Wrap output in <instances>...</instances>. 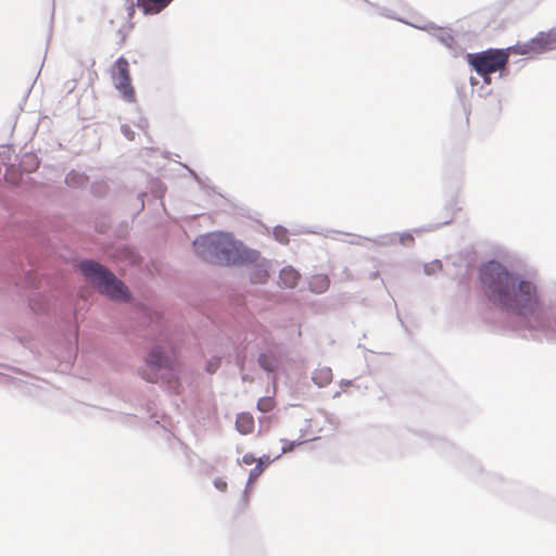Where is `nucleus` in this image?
I'll return each mask as SVG.
<instances>
[{
    "mask_svg": "<svg viewBox=\"0 0 556 556\" xmlns=\"http://www.w3.org/2000/svg\"><path fill=\"white\" fill-rule=\"evenodd\" d=\"M219 365V359H217L215 363H210L208 366H207V370L210 372H214L216 370V368L218 367Z\"/></svg>",
    "mask_w": 556,
    "mask_h": 556,
    "instance_id": "obj_25",
    "label": "nucleus"
},
{
    "mask_svg": "<svg viewBox=\"0 0 556 556\" xmlns=\"http://www.w3.org/2000/svg\"><path fill=\"white\" fill-rule=\"evenodd\" d=\"M116 89L122 93L123 98L132 102L135 100V90L131 86L130 77L127 78H116L114 79Z\"/></svg>",
    "mask_w": 556,
    "mask_h": 556,
    "instance_id": "obj_12",
    "label": "nucleus"
},
{
    "mask_svg": "<svg viewBox=\"0 0 556 556\" xmlns=\"http://www.w3.org/2000/svg\"><path fill=\"white\" fill-rule=\"evenodd\" d=\"M414 237L412 233L403 232V233H394L390 237V241L392 243H408L410 241H414Z\"/></svg>",
    "mask_w": 556,
    "mask_h": 556,
    "instance_id": "obj_17",
    "label": "nucleus"
},
{
    "mask_svg": "<svg viewBox=\"0 0 556 556\" xmlns=\"http://www.w3.org/2000/svg\"><path fill=\"white\" fill-rule=\"evenodd\" d=\"M174 361L164 355V352L155 348L153 349L146 361L144 367L141 369V376L149 382H157L163 375L159 374L163 369H173Z\"/></svg>",
    "mask_w": 556,
    "mask_h": 556,
    "instance_id": "obj_5",
    "label": "nucleus"
},
{
    "mask_svg": "<svg viewBox=\"0 0 556 556\" xmlns=\"http://www.w3.org/2000/svg\"><path fill=\"white\" fill-rule=\"evenodd\" d=\"M174 0H137V5L143 14L155 15L165 10Z\"/></svg>",
    "mask_w": 556,
    "mask_h": 556,
    "instance_id": "obj_8",
    "label": "nucleus"
},
{
    "mask_svg": "<svg viewBox=\"0 0 556 556\" xmlns=\"http://www.w3.org/2000/svg\"><path fill=\"white\" fill-rule=\"evenodd\" d=\"M300 279V274L292 267H285L279 275V282L286 288H294Z\"/></svg>",
    "mask_w": 556,
    "mask_h": 556,
    "instance_id": "obj_11",
    "label": "nucleus"
},
{
    "mask_svg": "<svg viewBox=\"0 0 556 556\" xmlns=\"http://www.w3.org/2000/svg\"><path fill=\"white\" fill-rule=\"evenodd\" d=\"M530 49L534 52L556 49V31L540 33L531 40Z\"/></svg>",
    "mask_w": 556,
    "mask_h": 556,
    "instance_id": "obj_7",
    "label": "nucleus"
},
{
    "mask_svg": "<svg viewBox=\"0 0 556 556\" xmlns=\"http://www.w3.org/2000/svg\"><path fill=\"white\" fill-rule=\"evenodd\" d=\"M242 462L245 465H252L253 463L257 462V459L255 458V456L253 454L249 453V454L243 455Z\"/></svg>",
    "mask_w": 556,
    "mask_h": 556,
    "instance_id": "obj_23",
    "label": "nucleus"
},
{
    "mask_svg": "<svg viewBox=\"0 0 556 556\" xmlns=\"http://www.w3.org/2000/svg\"><path fill=\"white\" fill-rule=\"evenodd\" d=\"M264 471V463L263 459H257L256 466L250 471L249 482L254 481L258 478V476Z\"/></svg>",
    "mask_w": 556,
    "mask_h": 556,
    "instance_id": "obj_20",
    "label": "nucleus"
},
{
    "mask_svg": "<svg viewBox=\"0 0 556 556\" xmlns=\"http://www.w3.org/2000/svg\"><path fill=\"white\" fill-rule=\"evenodd\" d=\"M115 73L113 78H127L130 77L129 74V63L125 58H119L115 63Z\"/></svg>",
    "mask_w": 556,
    "mask_h": 556,
    "instance_id": "obj_14",
    "label": "nucleus"
},
{
    "mask_svg": "<svg viewBox=\"0 0 556 556\" xmlns=\"http://www.w3.org/2000/svg\"><path fill=\"white\" fill-rule=\"evenodd\" d=\"M123 129V132L124 135L129 139V140H132L134 139V132L129 129L128 126H123L122 127Z\"/></svg>",
    "mask_w": 556,
    "mask_h": 556,
    "instance_id": "obj_24",
    "label": "nucleus"
},
{
    "mask_svg": "<svg viewBox=\"0 0 556 556\" xmlns=\"http://www.w3.org/2000/svg\"><path fill=\"white\" fill-rule=\"evenodd\" d=\"M237 430L242 434H250L254 431L255 422L254 418L249 413H241L236 419Z\"/></svg>",
    "mask_w": 556,
    "mask_h": 556,
    "instance_id": "obj_9",
    "label": "nucleus"
},
{
    "mask_svg": "<svg viewBox=\"0 0 556 556\" xmlns=\"http://www.w3.org/2000/svg\"><path fill=\"white\" fill-rule=\"evenodd\" d=\"M87 178L83 175H79L77 173H70L66 177V184L70 186H78L85 184Z\"/></svg>",
    "mask_w": 556,
    "mask_h": 556,
    "instance_id": "obj_18",
    "label": "nucleus"
},
{
    "mask_svg": "<svg viewBox=\"0 0 556 556\" xmlns=\"http://www.w3.org/2000/svg\"><path fill=\"white\" fill-rule=\"evenodd\" d=\"M469 64L475 71L490 83L488 75L505 68L508 63V53L504 50H486L476 54H468Z\"/></svg>",
    "mask_w": 556,
    "mask_h": 556,
    "instance_id": "obj_4",
    "label": "nucleus"
},
{
    "mask_svg": "<svg viewBox=\"0 0 556 556\" xmlns=\"http://www.w3.org/2000/svg\"><path fill=\"white\" fill-rule=\"evenodd\" d=\"M275 406V401L270 396H265L258 400L257 402V408L262 413H268L270 412Z\"/></svg>",
    "mask_w": 556,
    "mask_h": 556,
    "instance_id": "obj_16",
    "label": "nucleus"
},
{
    "mask_svg": "<svg viewBox=\"0 0 556 556\" xmlns=\"http://www.w3.org/2000/svg\"><path fill=\"white\" fill-rule=\"evenodd\" d=\"M197 254L215 265H243L256 263L260 255L247 245H199Z\"/></svg>",
    "mask_w": 556,
    "mask_h": 556,
    "instance_id": "obj_3",
    "label": "nucleus"
},
{
    "mask_svg": "<svg viewBox=\"0 0 556 556\" xmlns=\"http://www.w3.org/2000/svg\"><path fill=\"white\" fill-rule=\"evenodd\" d=\"M79 268L86 279L98 291L114 301H128L130 293L125 285L113 273L93 261H84Z\"/></svg>",
    "mask_w": 556,
    "mask_h": 556,
    "instance_id": "obj_2",
    "label": "nucleus"
},
{
    "mask_svg": "<svg viewBox=\"0 0 556 556\" xmlns=\"http://www.w3.org/2000/svg\"><path fill=\"white\" fill-rule=\"evenodd\" d=\"M309 283L313 291L324 292L329 287V279L325 275H315L312 277Z\"/></svg>",
    "mask_w": 556,
    "mask_h": 556,
    "instance_id": "obj_13",
    "label": "nucleus"
},
{
    "mask_svg": "<svg viewBox=\"0 0 556 556\" xmlns=\"http://www.w3.org/2000/svg\"><path fill=\"white\" fill-rule=\"evenodd\" d=\"M274 238H275V240L279 241L280 243L288 241L289 240L288 230L280 226L276 227L274 229Z\"/></svg>",
    "mask_w": 556,
    "mask_h": 556,
    "instance_id": "obj_21",
    "label": "nucleus"
},
{
    "mask_svg": "<svg viewBox=\"0 0 556 556\" xmlns=\"http://www.w3.org/2000/svg\"><path fill=\"white\" fill-rule=\"evenodd\" d=\"M480 282L486 296L506 309L520 316H540L542 302L536 286L519 280L498 262L490 261L480 268Z\"/></svg>",
    "mask_w": 556,
    "mask_h": 556,
    "instance_id": "obj_1",
    "label": "nucleus"
},
{
    "mask_svg": "<svg viewBox=\"0 0 556 556\" xmlns=\"http://www.w3.org/2000/svg\"><path fill=\"white\" fill-rule=\"evenodd\" d=\"M268 271L264 264L257 265L253 268V270L250 273L251 280L254 283H264L268 278Z\"/></svg>",
    "mask_w": 556,
    "mask_h": 556,
    "instance_id": "obj_15",
    "label": "nucleus"
},
{
    "mask_svg": "<svg viewBox=\"0 0 556 556\" xmlns=\"http://www.w3.org/2000/svg\"><path fill=\"white\" fill-rule=\"evenodd\" d=\"M291 448H292L291 446H290L289 448L283 447V448H282V452H283V453H286V452L290 451Z\"/></svg>",
    "mask_w": 556,
    "mask_h": 556,
    "instance_id": "obj_27",
    "label": "nucleus"
},
{
    "mask_svg": "<svg viewBox=\"0 0 556 556\" xmlns=\"http://www.w3.org/2000/svg\"><path fill=\"white\" fill-rule=\"evenodd\" d=\"M214 485H215V488H216V489H218V490H219V491H222V492H224V491H226V490H227V482H226V481H224V480H223V479H220V478L215 479V481H214Z\"/></svg>",
    "mask_w": 556,
    "mask_h": 556,
    "instance_id": "obj_22",
    "label": "nucleus"
},
{
    "mask_svg": "<svg viewBox=\"0 0 556 556\" xmlns=\"http://www.w3.org/2000/svg\"><path fill=\"white\" fill-rule=\"evenodd\" d=\"M134 14H135V3H134V0H129L128 15L131 17Z\"/></svg>",
    "mask_w": 556,
    "mask_h": 556,
    "instance_id": "obj_26",
    "label": "nucleus"
},
{
    "mask_svg": "<svg viewBox=\"0 0 556 556\" xmlns=\"http://www.w3.org/2000/svg\"><path fill=\"white\" fill-rule=\"evenodd\" d=\"M257 364L263 370L275 374L281 368L282 355L279 351L269 349L260 353Z\"/></svg>",
    "mask_w": 556,
    "mask_h": 556,
    "instance_id": "obj_6",
    "label": "nucleus"
},
{
    "mask_svg": "<svg viewBox=\"0 0 556 556\" xmlns=\"http://www.w3.org/2000/svg\"><path fill=\"white\" fill-rule=\"evenodd\" d=\"M333 375L330 367L320 366L317 367L312 375L313 381L318 387H326L332 381Z\"/></svg>",
    "mask_w": 556,
    "mask_h": 556,
    "instance_id": "obj_10",
    "label": "nucleus"
},
{
    "mask_svg": "<svg viewBox=\"0 0 556 556\" xmlns=\"http://www.w3.org/2000/svg\"><path fill=\"white\" fill-rule=\"evenodd\" d=\"M206 243H223V244H226V243H233V240L228 235L219 233V235H212V236H210V238H208Z\"/></svg>",
    "mask_w": 556,
    "mask_h": 556,
    "instance_id": "obj_19",
    "label": "nucleus"
}]
</instances>
